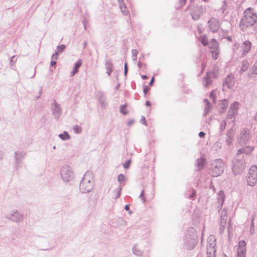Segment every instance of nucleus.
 Segmentation results:
<instances>
[{"mask_svg":"<svg viewBox=\"0 0 257 257\" xmlns=\"http://www.w3.org/2000/svg\"><path fill=\"white\" fill-rule=\"evenodd\" d=\"M26 153L25 152L17 151L15 153V159L16 161V165L19 166L22 163L23 159L25 158Z\"/></svg>","mask_w":257,"mask_h":257,"instance_id":"nucleus-14","label":"nucleus"},{"mask_svg":"<svg viewBox=\"0 0 257 257\" xmlns=\"http://www.w3.org/2000/svg\"><path fill=\"white\" fill-rule=\"evenodd\" d=\"M133 57H135V59H137V55L138 53V51L137 49H133L132 51Z\"/></svg>","mask_w":257,"mask_h":257,"instance_id":"nucleus-51","label":"nucleus"},{"mask_svg":"<svg viewBox=\"0 0 257 257\" xmlns=\"http://www.w3.org/2000/svg\"><path fill=\"white\" fill-rule=\"evenodd\" d=\"M140 121L142 124H143L145 125H147V122L146 118L144 116H142Z\"/></svg>","mask_w":257,"mask_h":257,"instance_id":"nucleus-52","label":"nucleus"},{"mask_svg":"<svg viewBox=\"0 0 257 257\" xmlns=\"http://www.w3.org/2000/svg\"><path fill=\"white\" fill-rule=\"evenodd\" d=\"M219 105L220 107V110H219V113H221L224 112L228 106V103L226 99L221 100L220 102L219 103Z\"/></svg>","mask_w":257,"mask_h":257,"instance_id":"nucleus-24","label":"nucleus"},{"mask_svg":"<svg viewBox=\"0 0 257 257\" xmlns=\"http://www.w3.org/2000/svg\"><path fill=\"white\" fill-rule=\"evenodd\" d=\"M208 45L210 49V51L212 53L213 58L214 59H216L219 54L218 43L215 39H212L208 43Z\"/></svg>","mask_w":257,"mask_h":257,"instance_id":"nucleus-9","label":"nucleus"},{"mask_svg":"<svg viewBox=\"0 0 257 257\" xmlns=\"http://www.w3.org/2000/svg\"><path fill=\"white\" fill-rule=\"evenodd\" d=\"M211 104L205 105L204 109V115H207L211 109Z\"/></svg>","mask_w":257,"mask_h":257,"instance_id":"nucleus-37","label":"nucleus"},{"mask_svg":"<svg viewBox=\"0 0 257 257\" xmlns=\"http://www.w3.org/2000/svg\"><path fill=\"white\" fill-rule=\"evenodd\" d=\"M254 30L255 32L257 33V20L255 22V25L254 27Z\"/></svg>","mask_w":257,"mask_h":257,"instance_id":"nucleus-64","label":"nucleus"},{"mask_svg":"<svg viewBox=\"0 0 257 257\" xmlns=\"http://www.w3.org/2000/svg\"><path fill=\"white\" fill-rule=\"evenodd\" d=\"M254 74H257V60L254 63L252 67V72L247 74V77L249 78H252Z\"/></svg>","mask_w":257,"mask_h":257,"instance_id":"nucleus-27","label":"nucleus"},{"mask_svg":"<svg viewBox=\"0 0 257 257\" xmlns=\"http://www.w3.org/2000/svg\"><path fill=\"white\" fill-rule=\"evenodd\" d=\"M199 40L204 46H206L208 44L207 39L205 36H201Z\"/></svg>","mask_w":257,"mask_h":257,"instance_id":"nucleus-41","label":"nucleus"},{"mask_svg":"<svg viewBox=\"0 0 257 257\" xmlns=\"http://www.w3.org/2000/svg\"><path fill=\"white\" fill-rule=\"evenodd\" d=\"M205 135V134L203 132H199V133L198 134L199 137H200V138L204 137Z\"/></svg>","mask_w":257,"mask_h":257,"instance_id":"nucleus-61","label":"nucleus"},{"mask_svg":"<svg viewBox=\"0 0 257 257\" xmlns=\"http://www.w3.org/2000/svg\"><path fill=\"white\" fill-rule=\"evenodd\" d=\"M246 252H241L237 251V257H245Z\"/></svg>","mask_w":257,"mask_h":257,"instance_id":"nucleus-54","label":"nucleus"},{"mask_svg":"<svg viewBox=\"0 0 257 257\" xmlns=\"http://www.w3.org/2000/svg\"><path fill=\"white\" fill-rule=\"evenodd\" d=\"M248 176H251L253 178H257V166L253 165L249 170Z\"/></svg>","mask_w":257,"mask_h":257,"instance_id":"nucleus-23","label":"nucleus"},{"mask_svg":"<svg viewBox=\"0 0 257 257\" xmlns=\"http://www.w3.org/2000/svg\"><path fill=\"white\" fill-rule=\"evenodd\" d=\"M240 141L244 144L248 142L250 138V131L247 128L241 129L240 133Z\"/></svg>","mask_w":257,"mask_h":257,"instance_id":"nucleus-13","label":"nucleus"},{"mask_svg":"<svg viewBox=\"0 0 257 257\" xmlns=\"http://www.w3.org/2000/svg\"><path fill=\"white\" fill-rule=\"evenodd\" d=\"M257 182V178H253L251 176H248L247 177V185L250 186H254L256 183Z\"/></svg>","mask_w":257,"mask_h":257,"instance_id":"nucleus-28","label":"nucleus"},{"mask_svg":"<svg viewBox=\"0 0 257 257\" xmlns=\"http://www.w3.org/2000/svg\"><path fill=\"white\" fill-rule=\"evenodd\" d=\"M65 45L62 44L57 47V51L55 52V54L59 55L61 54L65 49Z\"/></svg>","mask_w":257,"mask_h":257,"instance_id":"nucleus-36","label":"nucleus"},{"mask_svg":"<svg viewBox=\"0 0 257 257\" xmlns=\"http://www.w3.org/2000/svg\"><path fill=\"white\" fill-rule=\"evenodd\" d=\"M133 253L137 256H141L143 255V252L140 249L137 245H135L133 248Z\"/></svg>","mask_w":257,"mask_h":257,"instance_id":"nucleus-31","label":"nucleus"},{"mask_svg":"<svg viewBox=\"0 0 257 257\" xmlns=\"http://www.w3.org/2000/svg\"><path fill=\"white\" fill-rule=\"evenodd\" d=\"M6 218L13 222L21 223L23 221L24 215L17 209L12 210L6 216Z\"/></svg>","mask_w":257,"mask_h":257,"instance_id":"nucleus-8","label":"nucleus"},{"mask_svg":"<svg viewBox=\"0 0 257 257\" xmlns=\"http://www.w3.org/2000/svg\"><path fill=\"white\" fill-rule=\"evenodd\" d=\"M131 162V160H128L127 161H126L123 164V168H125V169H128L129 168V167H130Z\"/></svg>","mask_w":257,"mask_h":257,"instance_id":"nucleus-47","label":"nucleus"},{"mask_svg":"<svg viewBox=\"0 0 257 257\" xmlns=\"http://www.w3.org/2000/svg\"><path fill=\"white\" fill-rule=\"evenodd\" d=\"M222 218L226 219V221L227 220V211L225 209H223L221 211L220 219Z\"/></svg>","mask_w":257,"mask_h":257,"instance_id":"nucleus-43","label":"nucleus"},{"mask_svg":"<svg viewBox=\"0 0 257 257\" xmlns=\"http://www.w3.org/2000/svg\"><path fill=\"white\" fill-rule=\"evenodd\" d=\"M249 66V62L247 60H243L241 62L239 73L242 74L247 70Z\"/></svg>","mask_w":257,"mask_h":257,"instance_id":"nucleus-21","label":"nucleus"},{"mask_svg":"<svg viewBox=\"0 0 257 257\" xmlns=\"http://www.w3.org/2000/svg\"><path fill=\"white\" fill-rule=\"evenodd\" d=\"M94 186V183L91 172L87 171L84 175L81 180L79 188L81 192L83 193H86L90 192Z\"/></svg>","mask_w":257,"mask_h":257,"instance_id":"nucleus-2","label":"nucleus"},{"mask_svg":"<svg viewBox=\"0 0 257 257\" xmlns=\"http://www.w3.org/2000/svg\"><path fill=\"white\" fill-rule=\"evenodd\" d=\"M121 187L119 185L113 191L114 195L112 197L113 198L116 199L120 197L121 195Z\"/></svg>","mask_w":257,"mask_h":257,"instance_id":"nucleus-30","label":"nucleus"},{"mask_svg":"<svg viewBox=\"0 0 257 257\" xmlns=\"http://www.w3.org/2000/svg\"><path fill=\"white\" fill-rule=\"evenodd\" d=\"M253 150V148L249 146H246L244 148L238 149L236 155H242L244 157L243 154L248 155Z\"/></svg>","mask_w":257,"mask_h":257,"instance_id":"nucleus-18","label":"nucleus"},{"mask_svg":"<svg viewBox=\"0 0 257 257\" xmlns=\"http://www.w3.org/2000/svg\"><path fill=\"white\" fill-rule=\"evenodd\" d=\"M197 243V236L193 228H190L185 234L184 245L188 249H193Z\"/></svg>","mask_w":257,"mask_h":257,"instance_id":"nucleus-4","label":"nucleus"},{"mask_svg":"<svg viewBox=\"0 0 257 257\" xmlns=\"http://www.w3.org/2000/svg\"><path fill=\"white\" fill-rule=\"evenodd\" d=\"M232 132H233V130L231 128L229 129L227 133L226 136L227 137L231 136Z\"/></svg>","mask_w":257,"mask_h":257,"instance_id":"nucleus-57","label":"nucleus"},{"mask_svg":"<svg viewBox=\"0 0 257 257\" xmlns=\"http://www.w3.org/2000/svg\"><path fill=\"white\" fill-rule=\"evenodd\" d=\"M126 105H121L120 106V111L121 113L125 115L127 113V111L125 110Z\"/></svg>","mask_w":257,"mask_h":257,"instance_id":"nucleus-45","label":"nucleus"},{"mask_svg":"<svg viewBox=\"0 0 257 257\" xmlns=\"http://www.w3.org/2000/svg\"><path fill=\"white\" fill-rule=\"evenodd\" d=\"M209 30L213 33L217 32L219 29V21L215 18H211L208 22Z\"/></svg>","mask_w":257,"mask_h":257,"instance_id":"nucleus-10","label":"nucleus"},{"mask_svg":"<svg viewBox=\"0 0 257 257\" xmlns=\"http://www.w3.org/2000/svg\"><path fill=\"white\" fill-rule=\"evenodd\" d=\"M82 65V61L78 60L75 64L73 70L71 72V76H74L78 71V69Z\"/></svg>","mask_w":257,"mask_h":257,"instance_id":"nucleus-26","label":"nucleus"},{"mask_svg":"<svg viewBox=\"0 0 257 257\" xmlns=\"http://www.w3.org/2000/svg\"><path fill=\"white\" fill-rule=\"evenodd\" d=\"M206 162L205 159L203 157H200L198 159H197L196 161L195 165L197 168L196 170L197 171H200L201 170L205 164Z\"/></svg>","mask_w":257,"mask_h":257,"instance_id":"nucleus-19","label":"nucleus"},{"mask_svg":"<svg viewBox=\"0 0 257 257\" xmlns=\"http://www.w3.org/2000/svg\"><path fill=\"white\" fill-rule=\"evenodd\" d=\"M209 97L210 99H211L213 102L215 103V99H216V96H215V94L214 93V91L212 90L210 93V95H209Z\"/></svg>","mask_w":257,"mask_h":257,"instance_id":"nucleus-46","label":"nucleus"},{"mask_svg":"<svg viewBox=\"0 0 257 257\" xmlns=\"http://www.w3.org/2000/svg\"><path fill=\"white\" fill-rule=\"evenodd\" d=\"M257 20V16L253 9L248 8L243 13L240 20L239 27L241 30L245 31L247 28L252 27Z\"/></svg>","mask_w":257,"mask_h":257,"instance_id":"nucleus-1","label":"nucleus"},{"mask_svg":"<svg viewBox=\"0 0 257 257\" xmlns=\"http://www.w3.org/2000/svg\"><path fill=\"white\" fill-rule=\"evenodd\" d=\"M128 72V67H127V63L126 62L124 63V75L126 76Z\"/></svg>","mask_w":257,"mask_h":257,"instance_id":"nucleus-49","label":"nucleus"},{"mask_svg":"<svg viewBox=\"0 0 257 257\" xmlns=\"http://www.w3.org/2000/svg\"><path fill=\"white\" fill-rule=\"evenodd\" d=\"M15 56H13L11 58V63L12 64L13 63L14 64L15 62L16 61V60H15Z\"/></svg>","mask_w":257,"mask_h":257,"instance_id":"nucleus-58","label":"nucleus"},{"mask_svg":"<svg viewBox=\"0 0 257 257\" xmlns=\"http://www.w3.org/2000/svg\"><path fill=\"white\" fill-rule=\"evenodd\" d=\"M203 102L205 104V105L211 104V103L209 102V101H208V100L207 99H204L203 100Z\"/></svg>","mask_w":257,"mask_h":257,"instance_id":"nucleus-60","label":"nucleus"},{"mask_svg":"<svg viewBox=\"0 0 257 257\" xmlns=\"http://www.w3.org/2000/svg\"><path fill=\"white\" fill-rule=\"evenodd\" d=\"M134 122L135 121L134 120L131 119L127 121V124L128 125H131L134 123Z\"/></svg>","mask_w":257,"mask_h":257,"instance_id":"nucleus-59","label":"nucleus"},{"mask_svg":"<svg viewBox=\"0 0 257 257\" xmlns=\"http://www.w3.org/2000/svg\"><path fill=\"white\" fill-rule=\"evenodd\" d=\"M236 114L237 113H236L234 112L230 111L228 110V112H227V117L228 118H234Z\"/></svg>","mask_w":257,"mask_h":257,"instance_id":"nucleus-42","label":"nucleus"},{"mask_svg":"<svg viewBox=\"0 0 257 257\" xmlns=\"http://www.w3.org/2000/svg\"><path fill=\"white\" fill-rule=\"evenodd\" d=\"M231 140H232V137L229 136L227 137L226 140V143L228 146H229L231 144Z\"/></svg>","mask_w":257,"mask_h":257,"instance_id":"nucleus-50","label":"nucleus"},{"mask_svg":"<svg viewBox=\"0 0 257 257\" xmlns=\"http://www.w3.org/2000/svg\"><path fill=\"white\" fill-rule=\"evenodd\" d=\"M226 125V123L225 120H223L220 122L219 129H220V131L221 132H222L225 130Z\"/></svg>","mask_w":257,"mask_h":257,"instance_id":"nucleus-39","label":"nucleus"},{"mask_svg":"<svg viewBox=\"0 0 257 257\" xmlns=\"http://www.w3.org/2000/svg\"><path fill=\"white\" fill-rule=\"evenodd\" d=\"M224 164L221 159H216L212 161L209 174L213 177H217L222 174L224 171Z\"/></svg>","mask_w":257,"mask_h":257,"instance_id":"nucleus-5","label":"nucleus"},{"mask_svg":"<svg viewBox=\"0 0 257 257\" xmlns=\"http://www.w3.org/2000/svg\"><path fill=\"white\" fill-rule=\"evenodd\" d=\"M105 68L106 69L107 73L108 76H110L111 73L112 72L113 64L111 60H107L105 64Z\"/></svg>","mask_w":257,"mask_h":257,"instance_id":"nucleus-22","label":"nucleus"},{"mask_svg":"<svg viewBox=\"0 0 257 257\" xmlns=\"http://www.w3.org/2000/svg\"><path fill=\"white\" fill-rule=\"evenodd\" d=\"M215 246L216 243H207L206 247V253L207 257H215Z\"/></svg>","mask_w":257,"mask_h":257,"instance_id":"nucleus-16","label":"nucleus"},{"mask_svg":"<svg viewBox=\"0 0 257 257\" xmlns=\"http://www.w3.org/2000/svg\"><path fill=\"white\" fill-rule=\"evenodd\" d=\"M59 137L64 141L68 140L70 139V137L67 132H64L63 133L59 134Z\"/></svg>","mask_w":257,"mask_h":257,"instance_id":"nucleus-34","label":"nucleus"},{"mask_svg":"<svg viewBox=\"0 0 257 257\" xmlns=\"http://www.w3.org/2000/svg\"><path fill=\"white\" fill-rule=\"evenodd\" d=\"M234 84V76L233 74H230L226 77L223 83V87L226 86L228 88H231L233 86Z\"/></svg>","mask_w":257,"mask_h":257,"instance_id":"nucleus-15","label":"nucleus"},{"mask_svg":"<svg viewBox=\"0 0 257 257\" xmlns=\"http://www.w3.org/2000/svg\"><path fill=\"white\" fill-rule=\"evenodd\" d=\"M238 105L239 103L238 102H234L232 104H231L229 109V111H232L237 113L238 109Z\"/></svg>","mask_w":257,"mask_h":257,"instance_id":"nucleus-29","label":"nucleus"},{"mask_svg":"<svg viewBox=\"0 0 257 257\" xmlns=\"http://www.w3.org/2000/svg\"><path fill=\"white\" fill-rule=\"evenodd\" d=\"M216 238L214 235H210L207 239V243H216Z\"/></svg>","mask_w":257,"mask_h":257,"instance_id":"nucleus-40","label":"nucleus"},{"mask_svg":"<svg viewBox=\"0 0 257 257\" xmlns=\"http://www.w3.org/2000/svg\"><path fill=\"white\" fill-rule=\"evenodd\" d=\"M244 157L242 155H236L232 160V171L234 175L241 173L245 166Z\"/></svg>","mask_w":257,"mask_h":257,"instance_id":"nucleus-3","label":"nucleus"},{"mask_svg":"<svg viewBox=\"0 0 257 257\" xmlns=\"http://www.w3.org/2000/svg\"><path fill=\"white\" fill-rule=\"evenodd\" d=\"M149 90V88L148 86H144L143 87V92L144 93L145 95H146L148 92V91Z\"/></svg>","mask_w":257,"mask_h":257,"instance_id":"nucleus-53","label":"nucleus"},{"mask_svg":"<svg viewBox=\"0 0 257 257\" xmlns=\"http://www.w3.org/2000/svg\"><path fill=\"white\" fill-rule=\"evenodd\" d=\"M196 195V191L194 190H193L192 193L191 195H190L189 197V198L190 199L193 200V197Z\"/></svg>","mask_w":257,"mask_h":257,"instance_id":"nucleus-55","label":"nucleus"},{"mask_svg":"<svg viewBox=\"0 0 257 257\" xmlns=\"http://www.w3.org/2000/svg\"><path fill=\"white\" fill-rule=\"evenodd\" d=\"M251 48V43L246 40L243 42L240 47V57L245 56L250 50Z\"/></svg>","mask_w":257,"mask_h":257,"instance_id":"nucleus-11","label":"nucleus"},{"mask_svg":"<svg viewBox=\"0 0 257 257\" xmlns=\"http://www.w3.org/2000/svg\"><path fill=\"white\" fill-rule=\"evenodd\" d=\"M144 190H143L139 196V197L141 198V199L143 200V202L145 203L146 201V198L144 196Z\"/></svg>","mask_w":257,"mask_h":257,"instance_id":"nucleus-48","label":"nucleus"},{"mask_svg":"<svg viewBox=\"0 0 257 257\" xmlns=\"http://www.w3.org/2000/svg\"><path fill=\"white\" fill-rule=\"evenodd\" d=\"M237 251L246 252V243L244 240L239 241Z\"/></svg>","mask_w":257,"mask_h":257,"instance_id":"nucleus-25","label":"nucleus"},{"mask_svg":"<svg viewBox=\"0 0 257 257\" xmlns=\"http://www.w3.org/2000/svg\"><path fill=\"white\" fill-rule=\"evenodd\" d=\"M51 110L55 119H58L62 113V109L60 105L54 100L51 104Z\"/></svg>","mask_w":257,"mask_h":257,"instance_id":"nucleus-12","label":"nucleus"},{"mask_svg":"<svg viewBox=\"0 0 257 257\" xmlns=\"http://www.w3.org/2000/svg\"><path fill=\"white\" fill-rule=\"evenodd\" d=\"M190 7V15L194 21H197L206 12V7L202 6L200 4Z\"/></svg>","mask_w":257,"mask_h":257,"instance_id":"nucleus-6","label":"nucleus"},{"mask_svg":"<svg viewBox=\"0 0 257 257\" xmlns=\"http://www.w3.org/2000/svg\"><path fill=\"white\" fill-rule=\"evenodd\" d=\"M73 130L75 133L77 134H80L82 132L81 127L78 125H74L73 127Z\"/></svg>","mask_w":257,"mask_h":257,"instance_id":"nucleus-38","label":"nucleus"},{"mask_svg":"<svg viewBox=\"0 0 257 257\" xmlns=\"http://www.w3.org/2000/svg\"><path fill=\"white\" fill-rule=\"evenodd\" d=\"M56 64V61L54 60H51L50 62V65L51 66H54Z\"/></svg>","mask_w":257,"mask_h":257,"instance_id":"nucleus-63","label":"nucleus"},{"mask_svg":"<svg viewBox=\"0 0 257 257\" xmlns=\"http://www.w3.org/2000/svg\"><path fill=\"white\" fill-rule=\"evenodd\" d=\"M119 9L123 15H127L128 12L126 9V6L124 3H121L119 5Z\"/></svg>","mask_w":257,"mask_h":257,"instance_id":"nucleus-33","label":"nucleus"},{"mask_svg":"<svg viewBox=\"0 0 257 257\" xmlns=\"http://www.w3.org/2000/svg\"><path fill=\"white\" fill-rule=\"evenodd\" d=\"M60 175L64 182H69L72 181L75 176L72 168L69 165H64L62 167Z\"/></svg>","mask_w":257,"mask_h":257,"instance_id":"nucleus-7","label":"nucleus"},{"mask_svg":"<svg viewBox=\"0 0 257 257\" xmlns=\"http://www.w3.org/2000/svg\"><path fill=\"white\" fill-rule=\"evenodd\" d=\"M42 87H40V90H39V95L37 96V99H39V98H40L41 94L42 93Z\"/></svg>","mask_w":257,"mask_h":257,"instance_id":"nucleus-62","label":"nucleus"},{"mask_svg":"<svg viewBox=\"0 0 257 257\" xmlns=\"http://www.w3.org/2000/svg\"><path fill=\"white\" fill-rule=\"evenodd\" d=\"M58 54H55V53L54 54H53L52 56V60H54V61H56V60L58 59Z\"/></svg>","mask_w":257,"mask_h":257,"instance_id":"nucleus-56","label":"nucleus"},{"mask_svg":"<svg viewBox=\"0 0 257 257\" xmlns=\"http://www.w3.org/2000/svg\"><path fill=\"white\" fill-rule=\"evenodd\" d=\"M99 102L102 108L106 107L107 104L105 102L104 93L102 92H99L98 93Z\"/></svg>","mask_w":257,"mask_h":257,"instance_id":"nucleus-20","label":"nucleus"},{"mask_svg":"<svg viewBox=\"0 0 257 257\" xmlns=\"http://www.w3.org/2000/svg\"><path fill=\"white\" fill-rule=\"evenodd\" d=\"M218 201L219 204L221 205L223 204L224 201V193L223 191H219L218 193Z\"/></svg>","mask_w":257,"mask_h":257,"instance_id":"nucleus-35","label":"nucleus"},{"mask_svg":"<svg viewBox=\"0 0 257 257\" xmlns=\"http://www.w3.org/2000/svg\"><path fill=\"white\" fill-rule=\"evenodd\" d=\"M214 75L212 72H207L206 76L204 78L202 81L203 85L204 87H209L212 83V77Z\"/></svg>","mask_w":257,"mask_h":257,"instance_id":"nucleus-17","label":"nucleus"},{"mask_svg":"<svg viewBox=\"0 0 257 257\" xmlns=\"http://www.w3.org/2000/svg\"><path fill=\"white\" fill-rule=\"evenodd\" d=\"M226 223V219L222 218L221 219H220L219 224V232L220 234H222L224 232Z\"/></svg>","mask_w":257,"mask_h":257,"instance_id":"nucleus-32","label":"nucleus"},{"mask_svg":"<svg viewBox=\"0 0 257 257\" xmlns=\"http://www.w3.org/2000/svg\"><path fill=\"white\" fill-rule=\"evenodd\" d=\"M125 179V176L122 174H120L118 175L117 176V181L119 183H122Z\"/></svg>","mask_w":257,"mask_h":257,"instance_id":"nucleus-44","label":"nucleus"}]
</instances>
